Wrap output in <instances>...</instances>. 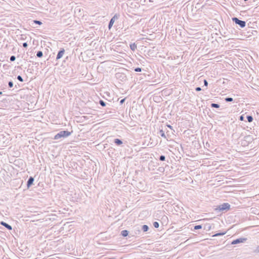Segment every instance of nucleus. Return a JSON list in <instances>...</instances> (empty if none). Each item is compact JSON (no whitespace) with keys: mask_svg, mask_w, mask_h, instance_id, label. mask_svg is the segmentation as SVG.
<instances>
[{"mask_svg":"<svg viewBox=\"0 0 259 259\" xmlns=\"http://www.w3.org/2000/svg\"><path fill=\"white\" fill-rule=\"evenodd\" d=\"M71 134V132H70L69 131H61L55 136L54 139V140H58L62 138H66V137H68V136H70Z\"/></svg>","mask_w":259,"mask_h":259,"instance_id":"f257e3e1","label":"nucleus"},{"mask_svg":"<svg viewBox=\"0 0 259 259\" xmlns=\"http://www.w3.org/2000/svg\"><path fill=\"white\" fill-rule=\"evenodd\" d=\"M230 208V205L228 203H224L217 206L215 208L216 210H219L220 211H224L229 210Z\"/></svg>","mask_w":259,"mask_h":259,"instance_id":"f03ea898","label":"nucleus"},{"mask_svg":"<svg viewBox=\"0 0 259 259\" xmlns=\"http://www.w3.org/2000/svg\"><path fill=\"white\" fill-rule=\"evenodd\" d=\"M232 19L233 22L236 24L238 25L241 28H244L245 27L246 22L245 21L240 20L236 17H233Z\"/></svg>","mask_w":259,"mask_h":259,"instance_id":"7ed1b4c3","label":"nucleus"},{"mask_svg":"<svg viewBox=\"0 0 259 259\" xmlns=\"http://www.w3.org/2000/svg\"><path fill=\"white\" fill-rule=\"evenodd\" d=\"M247 240L246 238H239L232 241L231 244L234 245L241 243H244Z\"/></svg>","mask_w":259,"mask_h":259,"instance_id":"20e7f679","label":"nucleus"},{"mask_svg":"<svg viewBox=\"0 0 259 259\" xmlns=\"http://www.w3.org/2000/svg\"><path fill=\"white\" fill-rule=\"evenodd\" d=\"M119 17V15L117 14H115L110 20L109 24H108V28L109 29H111L112 26H113L115 20L118 19Z\"/></svg>","mask_w":259,"mask_h":259,"instance_id":"39448f33","label":"nucleus"},{"mask_svg":"<svg viewBox=\"0 0 259 259\" xmlns=\"http://www.w3.org/2000/svg\"><path fill=\"white\" fill-rule=\"evenodd\" d=\"M64 53L65 50L64 49H61L57 54L56 60H58L61 59L64 54Z\"/></svg>","mask_w":259,"mask_h":259,"instance_id":"423d86ee","label":"nucleus"},{"mask_svg":"<svg viewBox=\"0 0 259 259\" xmlns=\"http://www.w3.org/2000/svg\"><path fill=\"white\" fill-rule=\"evenodd\" d=\"M34 182V178L32 177H30L27 182V187L29 188L32 184Z\"/></svg>","mask_w":259,"mask_h":259,"instance_id":"0eeeda50","label":"nucleus"},{"mask_svg":"<svg viewBox=\"0 0 259 259\" xmlns=\"http://www.w3.org/2000/svg\"><path fill=\"white\" fill-rule=\"evenodd\" d=\"M2 226L5 227L8 230H12V227L11 225H9L8 224L4 222H1L0 223Z\"/></svg>","mask_w":259,"mask_h":259,"instance_id":"6e6552de","label":"nucleus"},{"mask_svg":"<svg viewBox=\"0 0 259 259\" xmlns=\"http://www.w3.org/2000/svg\"><path fill=\"white\" fill-rule=\"evenodd\" d=\"M114 143L117 146H120L123 143L122 140L119 139H115L114 140Z\"/></svg>","mask_w":259,"mask_h":259,"instance_id":"1a4fd4ad","label":"nucleus"},{"mask_svg":"<svg viewBox=\"0 0 259 259\" xmlns=\"http://www.w3.org/2000/svg\"><path fill=\"white\" fill-rule=\"evenodd\" d=\"M128 233L127 230H124L121 232V235L123 237H126L128 235Z\"/></svg>","mask_w":259,"mask_h":259,"instance_id":"9d476101","label":"nucleus"},{"mask_svg":"<svg viewBox=\"0 0 259 259\" xmlns=\"http://www.w3.org/2000/svg\"><path fill=\"white\" fill-rule=\"evenodd\" d=\"M130 49L133 51H134L137 49V45L135 43L131 44L130 45Z\"/></svg>","mask_w":259,"mask_h":259,"instance_id":"9b49d317","label":"nucleus"},{"mask_svg":"<svg viewBox=\"0 0 259 259\" xmlns=\"http://www.w3.org/2000/svg\"><path fill=\"white\" fill-rule=\"evenodd\" d=\"M159 135L164 138V139H166V136L164 134V132L162 130H160L159 132Z\"/></svg>","mask_w":259,"mask_h":259,"instance_id":"f8f14e48","label":"nucleus"},{"mask_svg":"<svg viewBox=\"0 0 259 259\" xmlns=\"http://www.w3.org/2000/svg\"><path fill=\"white\" fill-rule=\"evenodd\" d=\"M142 229L143 232H147L149 230V227L146 225H144L142 226Z\"/></svg>","mask_w":259,"mask_h":259,"instance_id":"ddd939ff","label":"nucleus"},{"mask_svg":"<svg viewBox=\"0 0 259 259\" xmlns=\"http://www.w3.org/2000/svg\"><path fill=\"white\" fill-rule=\"evenodd\" d=\"M36 56L38 57V58H41L43 56V53L42 51H38L36 53Z\"/></svg>","mask_w":259,"mask_h":259,"instance_id":"4468645a","label":"nucleus"},{"mask_svg":"<svg viewBox=\"0 0 259 259\" xmlns=\"http://www.w3.org/2000/svg\"><path fill=\"white\" fill-rule=\"evenodd\" d=\"M211 107L212 108H220V105L217 103H211Z\"/></svg>","mask_w":259,"mask_h":259,"instance_id":"2eb2a0df","label":"nucleus"},{"mask_svg":"<svg viewBox=\"0 0 259 259\" xmlns=\"http://www.w3.org/2000/svg\"><path fill=\"white\" fill-rule=\"evenodd\" d=\"M246 118L249 122H251L253 121V117L251 115H247Z\"/></svg>","mask_w":259,"mask_h":259,"instance_id":"dca6fc26","label":"nucleus"},{"mask_svg":"<svg viewBox=\"0 0 259 259\" xmlns=\"http://www.w3.org/2000/svg\"><path fill=\"white\" fill-rule=\"evenodd\" d=\"M99 104H100L101 106H102V107H105V106H106V103H105L103 100H100L99 101Z\"/></svg>","mask_w":259,"mask_h":259,"instance_id":"f3484780","label":"nucleus"},{"mask_svg":"<svg viewBox=\"0 0 259 259\" xmlns=\"http://www.w3.org/2000/svg\"><path fill=\"white\" fill-rule=\"evenodd\" d=\"M226 232L218 233H216L215 234H214V235H213V237L223 236V235H225L226 234Z\"/></svg>","mask_w":259,"mask_h":259,"instance_id":"a211bd4d","label":"nucleus"},{"mask_svg":"<svg viewBox=\"0 0 259 259\" xmlns=\"http://www.w3.org/2000/svg\"><path fill=\"white\" fill-rule=\"evenodd\" d=\"M225 100L227 102H230L233 101V99L231 97H227L225 99Z\"/></svg>","mask_w":259,"mask_h":259,"instance_id":"6ab92c4d","label":"nucleus"},{"mask_svg":"<svg viewBox=\"0 0 259 259\" xmlns=\"http://www.w3.org/2000/svg\"><path fill=\"white\" fill-rule=\"evenodd\" d=\"M153 226L155 228H158L159 226V223L157 222H154L153 224Z\"/></svg>","mask_w":259,"mask_h":259,"instance_id":"aec40b11","label":"nucleus"},{"mask_svg":"<svg viewBox=\"0 0 259 259\" xmlns=\"http://www.w3.org/2000/svg\"><path fill=\"white\" fill-rule=\"evenodd\" d=\"M17 79L19 81H21V82H23V81H24V80H23V78H22V76H20V75H18V76H17Z\"/></svg>","mask_w":259,"mask_h":259,"instance_id":"412c9836","label":"nucleus"},{"mask_svg":"<svg viewBox=\"0 0 259 259\" xmlns=\"http://www.w3.org/2000/svg\"><path fill=\"white\" fill-rule=\"evenodd\" d=\"M159 159L160 161H163L165 160V157L164 155H160Z\"/></svg>","mask_w":259,"mask_h":259,"instance_id":"4be33fe9","label":"nucleus"},{"mask_svg":"<svg viewBox=\"0 0 259 259\" xmlns=\"http://www.w3.org/2000/svg\"><path fill=\"white\" fill-rule=\"evenodd\" d=\"M202 228L201 225H196L194 226V230H198Z\"/></svg>","mask_w":259,"mask_h":259,"instance_id":"5701e85b","label":"nucleus"},{"mask_svg":"<svg viewBox=\"0 0 259 259\" xmlns=\"http://www.w3.org/2000/svg\"><path fill=\"white\" fill-rule=\"evenodd\" d=\"M16 60V57L15 56H11L10 58V60L11 62H13Z\"/></svg>","mask_w":259,"mask_h":259,"instance_id":"b1692460","label":"nucleus"},{"mask_svg":"<svg viewBox=\"0 0 259 259\" xmlns=\"http://www.w3.org/2000/svg\"><path fill=\"white\" fill-rule=\"evenodd\" d=\"M33 23L38 25H41L42 24V22L38 20H33Z\"/></svg>","mask_w":259,"mask_h":259,"instance_id":"393cba45","label":"nucleus"},{"mask_svg":"<svg viewBox=\"0 0 259 259\" xmlns=\"http://www.w3.org/2000/svg\"><path fill=\"white\" fill-rule=\"evenodd\" d=\"M134 70L136 72H141L142 71V68L140 67H137L134 69Z\"/></svg>","mask_w":259,"mask_h":259,"instance_id":"a878e982","label":"nucleus"},{"mask_svg":"<svg viewBox=\"0 0 259 259\" xmlns=\"http://www.w3.org/2000/svg\"><path fill=\"white\" fill-rule=\"evenodd\" d=\"M8 86L10 88H12L13 87V82L10 81L8 82Z\"/></svg>","mask_w":259,"mask_h":259,"instance_id":"bb28decb","label":"nucleus"},{"mask_svg":"<svg viewBox=\"0 0 259 259\" xmlns=\"http://www.w3.org/2000/svg\"><path fill=\"white\" fill-rule=\"evenodd\" d=\"M204 85L207 87L208 85V82L206 79L204 80Z\"/></svg>","mask_w":259,"mask_h":259,"instance_id":"cd10ccee","label":"nucleus"},{"mask_svg":"<svg viewBox=\"0 0 259 259\" xmlns=\"http://www.w3.org/2000/svg\"><path fill=\"white\" fill-rule=\"evenodd\" d=\"M117 76H118V77H120V76H123L122 78H123L124 77H125V76L124 74H120V73L117 74Z\"/></svg>","mask_w":259,"mask_h":259,"instance_id":"c85d7f7f","label":"nucleus"},{"mask_svg":"<svg viewBox=\"0 0 259 259\" xmlns=\"http://www.w3.org/2000/svg\"><path fill=\"white\" fill-rule=\"evenodd\" d=\"M239 120L240 121H243L244 120V116H243V115H242L240 116Z\"/></svg>","mask_w":259,"mask_h":259,"instance_id":"c756f323","label":"nucleus"},{"mask_svg":"<svg viewBox=\"0 0 259 259\" xmlns=\"http://www.w3.org/2000/svg\"><path fill=\"white\" fill-rule=\"evenodd\" d=\"M23 47L24 48H26L28 47V44H27V42H24V43H23Z\"/></svg>","mask_w":259,"mask_h":259,"instance_id":"7c9ffc66","label":"nucleus"},{"mask_svg":"<svg viewBox=\"0 0 259 259\" xmlns=\"http://www.w3.org/2000/svg\"><path fill=\"white\" fill-rule=\"evenodd\" d=\"M195 90L197 92H199V91H201V88L200 87H197L195 88Z\"/></svg>","mask_w":259,"mask_h":259,"instance_id":"2f4dec72","label":"nucleus"},{"mask_svg":"<svg viewBox=\"0 0 259 259\" xmlns=\"http://www.w3.org/2000/svg\"><path fill=\"white\" fill-rule=\"evenodd\" d=\"M254 252H259V245L257 246L256 249L254 250Z\"/></svg>","mask_w":259,"mask_h":259,"instance_id":"473e14b6","label":"nucleus"},{"mask_svg":"<svg viewBox=\"0 0 259 259\" xmlns=\"http://www.w3.org/2000/svg\"><path fill=\"white\" fill-rule=\"evenodd\" d=\"M125 100V98H124V99H121V100H120V104H122L124 102Z\"/></svg>","mask_w":259,"mask_h":259,"instance_id":"72a5a7b5","label":"nucleus"},{"mask_svg":"<svg viewBox=\"0 0 259 259\" xmlns=\"http://www.w3.org/2000/svg\"><path fill=\"white\" fill-rule=\"evenodd\" d=\"M210 146L209 144L207 142L206 143V146H207L208 147H209Z\"/></svg>","mask_w":259,"mask_h":259,"instance_id":"f704fd0d","label":"nucleus"},{"mask_svg":"<svg viewBox=\"0 0 259 259\" xmlns=\"http://www.w3.org/2000/svg\"><path fill=\"white\" fill-rule=\"evenodd\" d=\"M167 126H168V127H169L170 128H172V126H171V125H167Z\"/></svg>","mask_w":259,"mask_h":259,"instance_id":"c9c22d12","label":"nucleus"},{"mask_svg":"<svg viewBox=\"0 0 259 259\" xmlns=\"http://www.w3.org/2000/svg\"><path fill=\"white\" fill-rule=\"evenodd\" d=\"M256 134L255 135L257 136V135H258L257 131H256Z\"/></svg>","mask_w":259,"mask_h":259,"instance_id":"e433bc0d","label":"nucleus"},{"mask_svg":"<svg viewBox=\"0 0 259 259\" xmlns=\"http://www.w3.org/2000/svg\"><path fill=\"white\" fill-rule=\"evenodd\" d=\"M2 94V92L0 91V95Z\"/></svg>","mask_w":259,"mask_h":259,"instance_id":"4c0bfd02","label":"nucleus"},{"mask_svg":"<svg viewBox=\"0 0 259 259\" xmlns=\"http://www.w3.org/2000/svg\"><path fill=\"white\" fill-rule=\"evenodd\" d=\"M147 259H152V258H147Z\"/></svg>","mask_w":259,"mask_h":259,"instance_id":"58836bf2","label":"nucleus"},{"mask_svg":"<svg viewBox=\"0 0 259 259\" xmlns=\"http://www.w3.org/2000/svg\"><path fill=\"white\" fill-rule=\"evenodd\" d=\"M244 1H247L248 0H244Z\"/></svg>","mask_w":259,"mask_h":259,"instance_id":"ea45409f","label":"nucleus"},{"mask_svg":"<svg viewBox=\"0 0 259 259\" xmlns=\"http://www.w3.org/2000/svg\"><path fill=\"white\" fill-rule=\"evenodd\" d=\"M258 111H259V109H258Z\"/></svg>","mask_w":259,"mask_h":259,"instance_id":"a19ab883","label":"nucleus"}]
</instances>
